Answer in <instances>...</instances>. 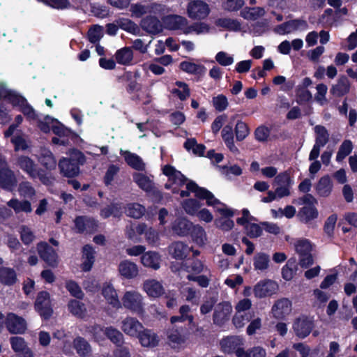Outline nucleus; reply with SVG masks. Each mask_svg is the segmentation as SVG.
<instances>
[{
	"label": "nucleus",
	"mask_w": 357,
	"mask_h": 357,
	"mask_svg": "<svg viewBox=\"0 0 357 357\" xmlns=\"http://www.w3.org/2000/svg\"><path fill=\"white\" fill-rule=\"evenodd\" d=\"M14 165L27 174L31 178H38L44 184H49L51 178L38 167L33 160L26 155H19L14 158Z\"/></svg>",
	"instance_id": "nucleus-1"
},
{
	"label": "nucleus",
	"mask_w": 357,
	"mask_h": 357,
	"mask_svg": "<svg viewBox=\"0 0 357 357\" xmlns=\"http://www.w3.org/2000/svg\"><path fill=\"white\" fill-rule=\"evenodd\" d=\"M84 162V155L74 150L69 158H63L59 162L61 173L66 177H73L79 174V166Z\"/></svg>",
	"instance_id": "nucleus-2"
},
{
	"label": "nucleus",
	"mask_w": 357,
	"mask_h": 357,
	"mask_svg": "<svg viewBox=\"0 0 357 357\" xmlns=\"http://www.w3.org/2000/svg\"><path fill=\"white\" fill-rule=\"evenodd\" d=\"M298 203L303 206L298 213L301 222L307 224L318 217L319 213L316 208L317 200L311 194H306L299 198Z\"/></svg>",
	"instance_id": "nucleus-3"
},
{
	"label": "nucleus",
	"mask_w": 357,
	"mask_h": 357,
	"mask_svg": "<svg viewBox=\"0 0 357 357\" xmlns=\"http://www.w3.org/2000/svg\"><path fill=\"white\" fill-rule=\"evenodd\" d=\"M121 307L137 314H142L144 312V303L143 296L137 291H126L120 301Z\"/></svg>",
	"instance_id": "nucleus-4"
},
{
	"label": "nucleus",
	"mask_w": 357,
	"mask_h": 357,
	"mask_svg": "<svg viewBox=\"0 0 357 357\" xmlns=\"http://www.w3.org/2000/svg\"><path fill=\"white\" fill-rule=\"evenodd\" d=\"M189 332L183 327H172L167 330V344L174 349H181L185 347L188 340Z\"/></svg>",
	"instance_id": "nucleus-5"
},
{
	"label": "nucleus",
	"mask_w": 357,
	"mask_h": 357,
	"mask_svg": "<svg viewBox=\"0 0 357 357\" xmlns=\"http://www.w3.org/2000/svg\"><path fill=\"white\" fill-rule=\"evenodd\" d=\"M294 248L299 256V265L302 268H306L313 264L312 245L309 240L305 238L296 240Z\"/></svg>",
	"instance_id": "nucleus-6"
},
{
	"label": "nucleus",
	"mask_w": 357,
	"mask_h": 357,
	"mask_svg": "<svg viewBox=\"0 0 357 357\" xmlns=\"http://www.w3.org/2000/svg\"><path fill=\"white\" fill-rule=\"evenodd\" d=\"M163 174L168 176V182L165 187L172 189L173 193H178L179 188L185 185L188 180L181 172L171 165H165L162 169Z\"/></svg>",
	"instance_id": "nucleus-7"
},
{
	"label": "nucleus",
	"mask_w": 357,
	"mask_h": 357,
	"mask_svg": "<svg viewBox=\"0 0 357 357\" xmlns=\"http://www.w3.org/2000/svg\"><path fill=\"white\" fill-rule=\"evenodd\" d=\"M185 185L187 190L180 192L181 197H188L190 192H193L197 197L206 199L207 204L209 206H215L219 204V201L215 198L211 192L204 188L199 187L194 181H189L186 183Z\"/></svg>",
	"instance_id": "nucleus-8"
},
{
	"label": "nucleus",
	"mask_w": 357,
	"mask_h": 357,
	"mask_svg": "<svg viewBox=\"0 0 357 357\" xmlns=\"http://www.w3.org/2000/svg\"><path fill=\"white\" fill-rule=\"evenodd\" d=\"M17 185V178L14 172L8 167L6 161L0 158V186L12 191Z\"/></svg>",
	"instance_id": "nucleus-9"
},
{
	"label": "nucleus",
	"mask_w": 357,
	"mask_h": 357,
	"mask_svg": "<svg viewBox=\"0 0 357 357\" xmlns=\"http://www.w3.org/2000/svg\"><path fill=\"white\" fill-rule=\"evenodd\" d=\"M208 5L200 0H194L188 3L187 13L190 18L193 20L205 19L210 13Z\"/></svg>",
	"instance_id": "nucleus-10"
},
{
	"label": "nucleus",
	"mask_w": 357,
	"mask_h": 357,
	"mask_svg": "<svg viewBox=\"0 0 357 357\" xmlns=\"http://www.w3.org/2000/svg\"><path fill=\"white\" fill-rule=\"evenodd\" d=\"M5 325L9 333L12 334H22L26 330L25 319L12 312L7 314Z\"/></svg>",
	"instance_id": "nucleus-11"
},
{
	"label": "nucleus",
	"mask_w": 357,
	"mask_h": 357,
	"mask_svg": "<svg viewBox=\"0 0 357 357\" xmlns=\"http://www.w3.org/2000/svg\"><path fill=\"white\" fill-rule=\"evenodd\" d=\"M314 328L313 320L302 315L296 318L293 324V330L296 336L303 339L306 337Z\"/></svg>",
	"instance_id": "nucleus-12"
},
{
	"label": "nucleus",
	"mask_w": 357,
	"mask_h": 357,
	"mask_svg": "<svg viewBox=\"0 0 357 357\" xmlns=\"http://www.w3.org/2000/svg\"><path fill=\"white\" fill-rule=\"evenodd\" d=\"M35 309L45 319L52 316L53 310L49 293L41 291L38 294L35 303Z\"/></svg>",
	"instance_id": "nucleus-13"
},
{
	"label": "nucleus",
	"mask_w": 357,
	"mask_h": 357,
	"mask_svg": "<svg viewBox=\"0 0 357 357\" xmlns=\"http://www.w3.org/2000/svg\"><path fill=\"white\" fill-rule=\"evenodd\" d=\"M278 289V284L271 280H263L257 282L253 291L255 297L261 298L271 296L275 294Z\"/></svg>",
	"instance_id": "nucleus-14"
},
{
	"label": "nucleus",
	"mask_w": 357,
	"mask_h": 357,
	"mask_svg": "<svg viewBox=\"0 0 357 357\" xmlns=\"http://www.w3.org/2000/svg\"><path fill=\"white\" fill-rule=\"evenodd\" d=\"M143 328V324L135 317H126L121 321V328L122 331L132 337H137Z\"/></svg>",
	"instance_id": "nucleus-15"
},
{
	"label": "nucleus",
	"mask_w": 357,
	"mask_h": 357,
	"mask_svg": "<svg viewBox=\"0 0 357 357\" xmlns=\"http://www.w3.org/2000/svg\"><path fill=\"white\" fill-rule=\"evenodd\" d=\"M37 250L40 258L49 266L56 267L58 264V255L56 251L46 242L37 244Z\"/></svg>",
	"instance_id": "nucleus-16"
},
{
	"label": "nucleus",
	"mask_w": 357,
	"mask_h": 357,
	"mask_svg": "<svg viewBox=\"0 0 357 357\" xmlns=\"http://www.w3.org/2000/svg\"><path fill=\"white\" fill-rule=\"evenodd\" d=\"M232 312V306L229 302H222L215 307L213 312V322L217 325H222L229 320Z\"/></svg>",
	"instance_id": "nucleus-17"
},
{
	"label": "nucleus",
	"mask_w": 357,
	"mask_h": 357,
	"mask_svg": "<svg viewBox=\"0 0 357 357\" xmlns=\"http://www.w3.org/2000/svg\"><path fill=\"white\" fill-rule=\"evenodd\" d=\"M101 294L107 304L115 309L121 308V303L118 294L112 284L104 283L102 287Z\"/></svg>",
	"instance_id": "nucleus-18"
},
{
	"label": "nucleus",
	"mask_w": 357,
	"mask_h": 357,
	"mask_svg": "<svg viewBox=\"0 0 357 357\" xmlns=\"http://www.w3.org/2000/svg\"><path fill=\"white\" fill-rule=\"evenodd\" d=\"M244 344L243 339L240 336H229L223 338L220 342L221 349L224 353L231 354L238 349H243L241 347Z\"/></svg>",
	"instance_id": "nucleus-19"
},
{
	"label": "nucleus",
	"mask_w": 357,
	"mask_h": 357,
	"mask_svg": "<svg viewBox=\"0 0 357 357\" xmlns=\"http://www.w3.org/2000/svg\"><path fill=\"white\" fill-rule=\"evenodd\" d=\"M141 345L144 347L153 348L158 345L159 336L153 331L143 328L139 335L137 336Z\"/></svg>",
	"instance_id": "nucleus-20"
},
{
	"label": "nucleus",
	"mask_w": 357,
	"mask_h": 357,
	"mask_svg": "<svg viewBox=\"0 0 357 357\" xmlns=\"http://www.w3.org/2000/svg\"><path fill=\"white\" fill-rule=\"evenodd\" d=\"M10 343L15 353L22 354V357H34V354L27 346L24 339L22 337L14 336L10 338Z\"/></svg>",
	"instance_id": "nucleus-21"
},
{
	"label": "nucleus",
	"mask_w": 357,
	"mask_h": 357,
	"mask_svg": "<svg viewBox=\"0 0 357 357\" xmlns=\"http://www.w3.org/2000/svg\"><path fill=\"white\" fill-rule=\"evenodd\" d=\"M142 289L149 296L152 298L160 297L165 292L162 284L155 279L146 280L143 282Z\"/></svg>",
	"instance_id": "nucleus-22"
},
{
	"label": "nucleus",
	"mask_w": 357,
	"mask_h": 357,
	"mask_svg": "<svg viewBox=\"0 0 357 357\" xmlns=\"http://www.w3.org/2000/svg\"><path fill=\"white\" fill-rule=\"evenodd\" d=\"M291 310V303L287 298H282L275 302L272 307V313L276 319H283Z\"/></svg>",
	"instance_id": "nucleus-23"
},
{
	"label": "nucleus",
	"mask_w": 357,
	"mask_h": 357,
	"mask_svg": "<svg viewBox=\"0 0 357 357\" xmlns=\"http://www.w3.org/2000/svg\"><path fill=\"white\" fill-rule=\"evenodd\" d=\"M164 24L169 30H181L183 33L185 26L188 25V20L180 15H169L164 19Z\"/></svg>",
	"instance_id": "nucleus-24"
},
{
	"label": "nucleus",
	"mask_w": 357,
	"mask_h": 357,
	"mask_svg": "<svg viewBox=\"0 0 357 357\" xmlns=\"http://www.w3.org/2000/svg\"><path fill=\"white\" fill-rule=\"evenodd\" d=\"M120 275L126 278L132 279L137 276L139 270L136 264L129 260H123L119 265Z\"/></svg>",
	"instance_id": "nucleus-25"
},
{
	"label": "nucleus",
	"mask_w": 357,
	"mask_h": 357,
	"mask_svg": "<svg viewBox=\"0 0 357 357\" xmlns=\"http://www.w3.org/2000/svg\"><path fill=\"white\" fill-rule=\"evenodd\" d=\"M190 250L191 248L181 241L174 242L169 247V254L177 259L185 258Z\"/></svg>",
	"instance_id": "nucleus-26"
},
{
	"label": "nucleus",
	"mask_w": 357,
	"mask_h": 357,
	"mask_svg": "<svg viewBox=\"0 0 357 357\" xmlns=\"http://www.w3.org/2000/svg\"><path fill=\"white\" fill-rule=\"evenodd\" d=\"M73 344L79 356L91 357L92 348L88 341L84 338L82 337H77L74 339Z\"/></svg>",
	"instance_id": "nucleus-27"
},
{
	"label": "nucleus",
	"mask_w": 357,
	"mask_h": 357,
	"mask_svg": "<svg viewBox=\"0 0 357 357\" xmlns=\"http://www.w3.org/2000/svg\"><path fill=\"white\" fill-rule=\"evenodd\" d=\"M121 155L124 157L126 162L128 163L129 166L132 168L142 171L145 169V163L143 162L142 159L135 153H132L128 151H120Z\"/></svg>",
	"instance_id": "nucleus-28"
},
{
	"label": "nucleus",
	"mask_w": 357,
	"mask_h": 357,
	"mask_svg": "<svg viewBox=\"0 0 357 357\" xmlns=\"http://www.w3.org/2000/svg\"><path fill=\"white\" fill-rule=\"evenodd\" d=\"M146 225L144 223L137 225L130 222L126 227L125 234L126 237L134 242L139 241L138 236L144 234L146 231Z\"/></svg>",
	"instance_id": "nucleus-29"
},
{
	"label": "nucleus",
	"mask_w": 357,
	"mask_h": 357,
	"mask_svg": "<svg viewBox=\"0 0 357 357\" xmlns=\"http://www.w3.org/2000/svg\"><path fill=\"white\" fill-rule=\"evenodd\" d=\"M333 186L331 178L328 176H324L317 182L315 190L319 196L327 197L331 195Z\"/></svg>",
	"instance_id": "nucleus-30"
},
{
	"label": "nucleus",
	"mask_w": 357,
	"mask_h": 357,
	"mask_svg": "<svg viewBox=\"0 0 357 357\" xmlns=\"http://www.w3.org/2000/svg\"><path fill=\"white\" fill-rule=\"evenodd\" d=\"M270 257L264 252H258L253 257L254 269L258 273H264L269 268Z\"/></svg>",
	"instance_id": "nucleus-31"
},
{
	"label": "nucleus",
	"mask_w": 357,
	"mask_h": 357,
	"mask_svg": "<svg viewBox=\"0 0 357 357\" xmlns=\"http://www.w3.org/2000/svg\"><path fill=\"white\" fill-rule=\"evenodd\" d=\"M141 261L144 266L157 270L160 266L161 259L158 252L149 251L143 254Z\"/></svg>",
	"instance_id": "nucleus-32"
},
{
	"label": "nucleus",
	"mask_w": 357,
	"mask_h": 357,
	"mask_svg": "<svg viewBox=\"0 0 357 357\" xmlns=\"http://www.w3.org/2000/svg\"><path fill=\"white\" fill-rule=\"evenodd\" d=\"M96 227V223L95 220L90 218L79 216L75 220V228L79 233L91 231Z\"/></svg>",
	"instance_id": "nucleus-33"
},
{
	"label": "nucleus",
	"mask_w": 357,
	"mask_h": 357,
	"mask_svg": "<svg viewBox=\"0 0 357 357\" xmlns=\"http://www.w3.org/2000/svg\"><path fill=\"white\" fill-rule=\"evenodd\" d=\"M142 28L150 33H157L162 31V24L160 20L154 17H146L142 20Z\"/></svg>",
	"instance_id": "nucleus-34"
},
{
	"label": "nucleus",
	"mask_w": 357,
	"mask_h": 357,
	"mask_svg": "<svg viewBox=\"0 0 357 357\" xmlns=\"http://www.w3.org/2000/svg\"><path fill=\"white\" fill-rule=\"evenodd\" d=\"M68 309L69 312L78 318H84L87 315V310L84 303L72 299L68 303Z\"/></svg>",
	"instance_id": "nucleus-35"
},
{
	"label": "nucleus",
	"mask_w": 357,
	"mask_h": 357,
	"mask_svg": "<svg viewBox=\"0 0 357 357\" xmlns=\"http://www.w3.org/2000/svg\"><path fill=\"white\" fill-rule=\"evenodd\" d=\"M133 181L145 192H151L154 189V183L149 176L142 173L133 174Z\"/></svg>",
	"instance_id": "nucleus-36"
},
{
	"label": "nucleus",
	"mask_w": 357,
	"mask_h": 357,
	"mask_svg": "<svg viewBox=\"0 0 357 357\" xmlns=\"http://www.w3.org/2000/svg\"><path fill=\"white\" fill-rule=\"evenodd\" d=\"M193 224L185 218L177 219L173 227V231L180 236H185L190 233Z\"/></svg>",
	"instance_id": "nucleus-37"
},
{
	"label": "nucleus",
	"mask_w": 357,
	"mask_h": 357,
	"mask_svg": "<svg viewBox=\"0 0 357 357\" xmlns=\"http://www.w3.org/2000/svg\"><path fill=\"white\" fill-rule=\"evenodd\" d=\"M7 205L12 208L16 213L22 212L29 213L32 211L31 202L28 200L12 199L8 202Z\"/></svg>",
	"instance_id": "nucleus-38"
},
{
	"label": "nucleus",
	"mask_w": 357,
	"mask_h": 357,
	"mask_svg": "<svg viewBox=\"0 0 357 357\" xmlns=\"http://www.w3.org/2000/svg\"><path fill=\"white\" fill-rule=\"evenodd\" d=\"M190 234L192 241L199 246H204L206 244L208 238L207 235L202 227L199 225H194Z\"/></svg>",
	"instance_id": "nucleus-39"
},
{
	"label": "nucleus",
	"mask_w": 357,
	"mask_h": 357,
	"mask_svg": "<svg viewBox=\"0 0 357 357\" xmlns=\"http://www.w3.org/2000/svg\"><path fill=\"white\" fill-rule=\"evenodd\" d=\"M349 91V83L348 79L346 77H340L337 84L332 86L330 91L331 93L337 97H340Z\"/></svg>",
	"instance_id": "nucleus-40"
},
{
	"label": "nucleus",
	"mask_w": 357,
	"mask_h": 357,
	"mask_svg": "<svg viewBox=\"0 0 357 357\" xmlns=\"http://www.w3.org/2000/svg\"><path fill=\"white\" fill-rule=\"evenodd\" d=\"M314 132L315 135L314 144L324 147L330 139L328 130L323 126L317 125L314 128Z\"/></svg>",
	"instance_id": "nucleus-41"
},
{
	"label": "nucleus",
	"mask_w": 357,
	"mask_h": 357,
	"mask_svg": "<svg viewBox=\"0 0 357 357\" xmlns=\"http://www.w3.org/2000/svg\"><path fill=\"white\" fill-rule=\"evenodd\" d=\"M266 11L262 7H245L241 11V16L248 20H256L264 16Z\"/></svg>",
	"instance_id": "nucleus-42"
},
{
	"label": "nucleus",
	"mask_w": 357,
	"mask_h": 357,
	"mask_svg": "<svg viewBox=\"0 0 357 357\" xmlns=\"http://www.w3.org/2000/svg\"><path fill=\"white\" fill-rule=\"evenodd\" d=\"M104 334L116 346L122 345L124 342V337L122 333L112 326L105 328Z\"/></svg>",
	"instance_id": "nucleus-43"
},
{
	"label": "nucleus",
	"mask_w": 357,
	"mask_h": 357,
	"mask_svg": "<svg viewBox=\"0 0 357 357\" xmlns=\"http://www.w3.org/2000/svg\"><path fill=\"white\" fill-rule=\"evenodd\" d=\"M116 61L121 65H129L133 59V52L130 47H123L115 54Z\"/></svg>",
	"instance_id": "nucleus-44"
},
{
	"label": "nucleus",
	"mask_w": 357,
	"mask_h": 357,
	"mask_svg": "<svg viewBox=\"0 0 357 357\" xmlns=\"http://www.w3.org/2000/svg\"><path fill=\"white\" fill-rule=\"evenodd\" d=\"M179 67L183 71L194 75H203L206 68L201 64L195 63L190 61H182Z\"/></svg>",
	"instance_id": "nucleus-45"
},
{
	"label": "nucleus",
	"mask_w": 357,
	"mask_h": 357,
	"mask_svg": "<svg viewBox=\"0 0 357 357\" xmlns=\"http://www.w3.org/2000/svg\"><path fill=\"white\" fill-rule=\"evenodd\" d=\"M125 212L128 216L139 219L144 215L146 208L138 203H130L127 204Z\"/></svg>",
	"instance_id": "nucleus-46"
},
{
	"label": "nucleus",
	"mask_w": 357,
	"mask_h": 357,
	"mask_svg": "<svg viewBox=\"0 0 357 357\" xmlns=\"http://www.w3.org/2000/svg\"><path fill=\"white\" fill-rule=\"evenodd\" d=\"M94 250L93 248L89 245L83 248V259L82 269L84 271L91 270L92 265L94 262Z\"/></svg>",
	"instance_id": "nucleus-47"
},
{
	"label": "nucleus",
	"mask_w": 357,
	"mask_h": 357,
	"mask_svg": "<svg viewBox=\"0 0 357 357\" xmlns=\"http://www.w3.org/2000/svg\"><path fill=\"white\" fill-rule=\"evenodd\" d=\"M210 26L204 22H195L185 26L183 33L185 35L195 33L197 35L208 33Z\"/></svg>",
	"instance_id": "nucleus-48"
},
{
	"label": "nucleus",
	"mask_w": 357,
	"mask_h": 357,
	"mask_svg": "<svg viewBox=\"0 0 357 357\" xmlns=\"http://www.w3.org/2000/svg\"><path fill=\"white\" fill-rule=\"evenodd\" d=\"M39 160L40 163L48 169H53L56 166V161L53 154L47 149L41 150Z\"/></svg>",
	"instance_id": "nucleus-49"
},
{
	"label": "nucleus",
	"mask_w": 357,
	"mask_h": 357,
	"mask_svg": "<svg viewBox=\"0 0 357 357\" xmlns=\"http://www.w3.org/2000/svg\"><path fill=\"white\" fill-rule=\"evenodd\" d=\"M17 277L15 271L10 268H0V280L6 285H11L16 282Z\"/></svg>",
	"instance_id": "nucleus-50"
},
{
	"label": "nucleus",
	"mask_w": 357,
	"mask_h": 357,
	"mask_svg": "<svg viewBox=\"0 0 357 357\" xmlns=\"http://www.w3.org/2000/svg\"><path fill=\"white\" fill-rule=\"evenodd\" d=\"M215 24L218 26L235 31H239L241 29V24L238 20L226 17L218 19L215 21Z\"/></svg>",
	"instance_id": "nucleus-51"
},
{
	"label": "nucleus",
	"mask_w": 357,
	"mask_h": 357,
	"mask_svg": "<svg viewBox=\"0 0 357 357\" xmlns=\"http://www.w3.org/2000/svg\"><path fill=\"white\" fill-rule=\"evenodd\" d=\"M296 271L297 264L296 259H290L282 269V278L286 280H291L296 274Z\"/></svg>",
	"instance_id": "nucleus-52"
},
{
	"label": "nucleus",
	"mask_w": 357,
	"mask_h": 357,
	"mask_svg": "<svg viewBox=\"0 0 357 357\" xmlns=\"http://www.w3.org/2000/svg\"><path fill=\"white\" fill-rule=\"evenodd\" d=\"M352 149V142L349 139L344 140L339 147L336 155V160L339 162H342L347 155L351 153Z\"/></svg>",
	"instance_id": "nucleus-53"
},
{
	"label": "nucleus",
	"mask_w": 357,
	"mask_h": 357,
	"mask_svg": "<svg viewBox=\"0 0 357 357\" xmlns=\"http://www.w3.org/2000/svg\"><path fill=\"white\" fill-rule=\"evenodd\" d=\"M120 29L129 33L136 34L139 31L138 26L129 19L121 18L116 21Z\"/></svg>",
	"instance_id": "nucleus-54"
},
{
	"label": "nucleus",
	"mask_w": 357,
	"mask_h": 357,
	"mask_svg": "<svg viewBox=\"0 0 357 357\" xmlns=\"http://www.w3.org/2000/svg\"><path fill=\"white\" fill-rule=\"evenodd\" d=\"M20 239L24 245H29L35 239V234L32 229L26 225H21L19 228Z\"/></svg>",
	"instance_id": "nucleus-55"
},
{
	"label": "nucleus",
	"mask_w": 357,
	"mask_h": 357,
	"mask_svg": "<svg viewBox=\"0 0 357 357\" xmlns=\"http://www.w3.org/2000/svg\"><path fill=\"white\" fill-rule=\"evenodd\" d=\"M265 349L260 347H255L247 351L243 349L237 351V357H266Z\"/></svg>",
	"instance_id": "nucleus-56"
},
{
	"label": "nucleus",
	"mask_w": 357,
	"mask_h": 357,
	"mask_svg": "<svg viewBox=\"0 0 357 357\" xmlns=\"http://www.w3.org/2000/svg\"><path fill=\"white\" fill-rule=\"evenodd\" d=\"M316 91L317 93L314 95L315 101L321 106L326 105L328 103L326 98L327 86L323 83L319 84L316 86Z\"/></svg>",
	"instance_id": "nucleus-57"
},
{
	"label": "nucleus",
	"mask_w": 357,
	"mask_h": 357,
	"mask_svg": "<svg viewBox=\"0 0 357 357\" xmlns=\"http://www.w3.org/2000/svg\"><path fill=\"white\" fill-rule=\"evenodd\" d=\"M201 207V204L196 199H189L183 202V208L185 211L191 215H195Z\"/></svg>",
	"instance_id": "nucleus-58"
},
{
	"label": "nucleus",
	"mask_w": 357,
	"mask_h": 357,
	"mask_svg": "<svg viewBox=\"0 0 357 357\" xmlns=\"http://www.w3.org/2000/svg\"><path fill=\"white\" fill-rule=\"evenodd\" d=\"M182 294L187 301L195 304H197L200 298L199 291H197L195 287H192L185 288Z\"/></svg>",
	"instance_id": "nucleus-59"
},
{
	"label": "nucleus",
	"mask_w": 357,
	"mask_h": 357,
	"mask_svg": "<svg viewBox=\"0 0 357 357\" xmlns=\"http://www.w3.org/2000/svg\"><path fill=\"white\" fill-rule=\"evenodd\" d=\"M292 183V180L288 172H284L278 174L273 181V185L276 186L291 187Z\"/></svg>",
	"instance_id": "nucleus-60"
},
{
	"label": "nucleus",
	"mask_w": 357,
	"mask_h": 357,
	"mask_svg": "<svg viewBox=\"0 0 357 357\" xmlns=\"http://www.w3.org/2000/svg\"><path fill=\"white\" fill-rule=\"evenodd\" d=\"M250 133V129L248 125L241 121H238L235 126V135L236 138L238 141L243 140Z\"/></svg>",
	"instance_id": "nucleus-61"
},
{
	"label": "nucleus",
	"mask_w": 357,
	"mask_h": 357,
	"mask_svg": "<svg viewBox=\"0 0 357 357\" xmlns=\"http://www.w3.org/2000/svg\"><path fill=\"white\" fill-rule=\"evenodd\" d=\"M176 85L178 89H173L172 93L178 96L181 100H184L190 96V89L186 83L183 82H176Z\"/></svg>",
	"instance_id": "nucleus-62"
},
{
	"label": "nucleus",
	"mask_w": 357,
	"mask_h": 357,
	"mask_svg": "<svg viewBox=\"0 0 357 357\" xmlns=\"http://www.w3.org/2000/svg\"><path fill=\"white\" fill-rule=\"evenodd\" d=\"M252 316L250 313H243L236 312L233 319L232 322L236 328H240L244 326V325L248 322Z\"/></svg>",
	"instance_id": "nucleus-63"
},
{
	"label": "nucleus",
	"mask_w": 357,
	"mask_h": 357,
	"mask_svg": "<svg viewBox=\"0 0 357 357\" xmlns=\"http://www.w3.org/2000/svg\"><path fill=\"white\" fill-rule=\"evenodd\" d=\"M7 99L14 107H19L20 109L27 102L25 98L14 91L8 93Z\"/></svg>",
	"instance_id": "nucleus-64"
}]
</instances>
